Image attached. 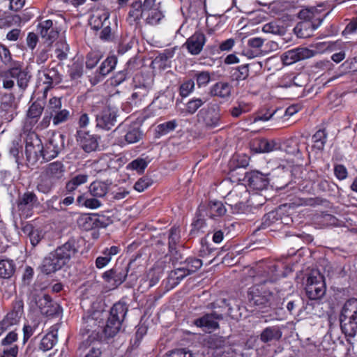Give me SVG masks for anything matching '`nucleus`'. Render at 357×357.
I'll return each mask as SVG.
<instances>
[{
    "instance_id": "nucleus-1",
    "label": "nucleus",
    "mask_w": 357,
    "mask_h": 357,
    "mask_svg": "<svg viewBox=\"0 0 357 357\" xmlns=\"http://www.w3.org/2000/svg\"><path fill=\"white\" fill-rule=\"evenodd\" d=\"M80 239L70 237L66 243L57 247L43 260L40 271L45 275H50L68 267L71 259L79 252Z\"/></svg>"
},
{
    "instance_id": "nucleus-2",
    "label": "nucleus",
    "mask_w": 357,
    "mask_h": 357,
    "mask_svg": "<svg viewBox=\"0 0 357 357\" xmlns=\"http://www.w3.org/2000/svg\"><path fill=\"white\" fill-rule=\"evenodd\" d=\"M248 302L255 310L262 313L281 309L283 298L280 292L270 291L265 284H259L249 288L248 291Z\"/></svg>"
},
{
    "instance_id": "nucleus-3",
    "label": "nucleus",
    "mask_w": 357,
    "mask_h": 357,
    "mask_svg": "<svg viewBox=\"0 0 357 357\" xmlns=\"http://www.w3.org/2000/svg\"><path fill=\"white\" fill-rule=\"evenodd\" d=\"M103 326L104 319L100 312L93 311L84 314L79 335L82 337H87L82 342L80 347L86 349L96 342H105Z\"/></svg>"
},
{
    "instance_id": "nucleus-4",
    "label": "nucleus",
    "mask_w": 357,
    "mask_h": 357,
    "mask_svg": "<svg viewBox=\"0 0 357 357\" xmlns=\"http://www.w3.org/2000/svg\"><path fill=\"white\" fill-rule=\"evenodd\" d=\"M342 333L348 337L357 333V298H350L344 304L340 315Z\"/></svg>"
},
{
    "instance_id": "nucleus-5",
    "label": "nucleus",
    "mask_w": 357,
    "mask_h": 357,
    "mask_svg": "<svg viewBox=\"0 0 357 357\" xmlns=\"http://www.w3.org/2000/svg\"><path fill=\"white\" fill-rule=\"evenodd\" d=\"M132 263V261H130L123 266L116 265L113 266L102 273V278L105 282L112 284L115 287L123 284L128 277L132 282L136 281L138 275L133 272L129 273Z\"/></svg>"
},
{
    "instance_id": "nucleus-6",
    "label": "nucleus",
    "mask_w": 357,
    "mask_h": 357,
    "mask_svg": "<svg viewBox=\"0 0 357 357\" xmlns=\"http://www.w3.org/2000/svg\"><path fill=\"white\" fill-rule=\"evenodd\" d=\"M24 301L16 297L11 303L10 307L0 320V326L6 331L20 324L24 315Z\"/></svg>"
},
{
    "instance_id": "nucleus-7",
    "label": "nucleus",
    "mask_w": 357,
    "mask_h": 357,
    "mask_svg": "<svg viewBox=\"0 0 357 357\" xmlns=\"http://www.w3.org/2000/svg\"><path fill=\"white\" fill-rule=\"evenodd\" d=\"M110 217L98 213L82 214L77 220V225L84 231L105 228L112 223Z\"/></svg>"
},
{
    "instance_id": "nucleus-8",
    "label": "nucleus",
    "mask_w": 357,
    "mask_h": 357,
    "mask_svg": "<svg viewBox=\"0 0 357 357\" xmlns=\"http://www.w3.org/2000/svg\"><path fill=\"white\" fill-rule=\"evenodd\" d=\"M18 103L13 93L3 92L0 97V119L10 122L17 115Z\"/></svg>"
},
{
    "instance_id": "nucleus-9",
    "label": "nucleus",
    "mask_w": 357,
    "mask_h": 357,
    "mask_svg": "<svg viewBox=\"0 0 357 357\" xmlns=\"http://www.w3.org/2000/svg\"><path fill=\"white\" fill-rule=\"evenodd\" d=\"M305 293L311 300L321 298L326 293L324 277L318 271H312L307 277Z\"/></svg>"
},
{
    "instance_id": "nucleus-10",
    "label": "nucleus",
    "mask_w": 357,
    "mask_h": 357,
    "mask_svg": "<svg viewBox=\"0 0 357 357\" xmlns=\"http://www.w3.org/2000/svg\"><path fill=\"white\" fill-rule=\"evenodd\" d=\"M76 140L79 147L87 153L100 151L101 136L92 134L90 131L78 130L76 132Z\"/></svg>"
},
{
    "instance_id": "nucleus-11",
    "label": "nucleus",
    "mask_w": 357,
    "mask_h": 357,
    "mask_svg": "<svg viewBox=\"0 0 357 357\" xmlns=\"http://www.w3.org/2000/svg\"><path fill=\"white\" fill-rule=\"evenodd\" d=\"M6 73L17 82L20 90L24 91L27 88L31 79L29 72L24 68L23 63L17 61H13Z\"/></svg>"
},
{
    "instance_id": "nucleus-12",
    "label": "nucleus",
    "mask_w": 357,
    "mask_h": 357,
    "mask_svg": "<svg viewBox=\"0 0 357 357\" xmlns=\"http://www.w3.org/2000/svg\"><path fill=\"white\" fill-rule=\"evenodd\" d=\"M118 62L115 55L108 56L96 70L94 73L89 75V80L91 85L95 86L102 82L105 77L112 72Z\"/></svg>"
},
{
    "instance_id": "nucleus-13",
    "label": "nucleus",
    "mask_w": 357,
    "mask_h": 357,
    "mask_svg": "<svg viewBox=\"0 0 357 357\" xmlns=\"http://www.w3.org/2000/svg\"><path fill=\"white\" fill-rule=\"evenodd\" d=\"M65 136L63 134L53 135L45 144H41V157L48 161L56 158L64 148Z\"/></svg>"
},
{
    "instance_id": "nucleus-14",
    "label": "nucleus",
    "mask_w": 357,
    "mask_h": 357,
    "mask_svg": "<svg viewBox=\"0 0 357 357\" xmlns=\"http://www.w3.org/2000/svg\"><path fill=\"white\" fill-rule=\"evenodd\" d=\"M38 34L45 43L51 45L59 37L60 30L56 22L52 20H41L37 25Z\"/></svg>"
},
{
    "instance_id": "nucleus-15",
    "label": "nucleus",
    "mask_w": 357,
    "mask_h": 357,
    "mask_svg": "<svg viewBox=\"0 0 357 357\" xmlns=\"http://www.w3.org/2000/svg\"><path fill=\"white\" fill-rule=\"evenodd\" d=\"M38 199L32 191H26L20 195L17 200V207L21 216L28 218L32 216L33 208L38 205Z\"/></svg>"
},
{
    "instance_id": "nucleus-16",
    "label": "nucleus",
    "mask_w": 357,
    "mask_h": 357,
    "mask_svg": "<svg viewBox=\"0 0 357 357\" xmlns=\"http://www.w3.org/2000/svg\"><path fill=\"white\" fill-rule=\"evenodd\" d=\"M40 312L47 317H57L62 313V308L48 294H43L36 300Z\"/></svg>"
},
{
    "instance_id": "nucleus-17",
    "label": "nucleus",
    "mask_w": 357,
    "mask_h": 357,
    "mask_svg": "<svg viewBox=\"0 0 357 357\" xmlns=\"http://www.w3.org/2000/svg\"><path fill=\"white\" fill-rule=\"evenodd\" d=\"M117 111L109 106L103 107L96 116V128L109 130L116 122Z\"/></svg>"
},
{
    "instance_id": "nucleus-18",
    "label": "nucleus",
    "mask_w": 357,
    "mask_h": 357,
    "mask_svg": "<svg viewBox=\"0 0 357 357\" xmlns=\"http://www.w3.org/2000/svg\"><path fill=\"white\" fill-rule=\"evenodd\" d=\"M315 54L314 50L300 47L284 52L281 55V60L284 65L289 66L301 60L312 58Z\"/></svg>"
},
{
    "instance_id": "nucleus-19",
    "label": "nucleus",
    "mask_w": 357,
    "mask_h": 357,
    "mask_svg": "<svg viewBox=\"0 0 357 357\" xmlns=\"http://www.w3.org/2000/svg\"><path fill=\"white\" fill-rule=\"evenodd\" d=\"M245 179L248 186L255 190H263L266 189L269 184L267 175L259 171H252L246 173Z\"/></svg>"
},
{
    "instance_id": "nucleus-20",
    "label": "nucleus",
    "mask_w": 357,
    "mask_h": 357,
    "mask_svg": "<svg viewBox=\"0 0 357 357\" xmlns=\"http://www.w3.org/2000/svg\"><path fill=\"white\" fill-rule=\"evenodd\" d=\"M206 129H212L220 125V109L216 103L211 104L204 112L203 117Z\"/></svg>"
},
{
    "instance_id": "nucleus-21",
    "label": "nucleus",
    "mask_w": 357,
    "mask_h": 357,
    "mask_svg": "<svg viewBox=\"0 0 357 357\" xmlns=\"http://www.w3.org/2000/svg\"><path fill=\"white\" fill-rule=\"evenodd\" d=\"M209 348L213 349H224V352H227L229 357H234V352L229 346H227L228 341L226 338L218 336L216 335H210L207 339H205Z\"/></svg>"
},
{
    "instance_id": "nucleus-22",
    "label": "nucleus",
    "mask_w": 357,
    "mask_h": 357,
    "mask_svg": "<svg viewBox=\"0 0 357 357\" xmlns=\"http://www.w3.org/2000/svg\"><path fill=\"white\" fill-rule=\"evenodd\" d=\"M123 321L118 319L108 317L106 323L104 322L103 333L104 340L107 342L109 338L114 337L120 331Z\"/></svg>"
},
{
    "instance_id": "nucleus-23",
    "label": "nucleus",
    "mask_w": 357,
    "mask_h": 357,
    "mask_svg": "<svg viewBox=\"0 0 357 357\" xmlns=\"http://www.w3.org/2000/svg\"><path fill=\"white\" fill-rule=\"evenodd\" d=\"M153 84V78L148 73H138L132 78L133 90H142L149 92Z\"/></svg>"
},
{
    "instance_id": "nucleus-24",
    "label": "nucleus",
    "mask_w": 357,
    "mask_h": 357,
    "mask_svg": "<svg viewBox=\"0 0 357 357\" xmlns=\"http://www.w3.org/2000/svg\"><path fill=\"white\" fill-rule=\"evenodd\" d=\"M44 107V102L42 100H37L33 102L26 112L27 121L31 125L36 124L43 114Z\"/></svg>"
},
{
    "instance_id": "nucleus-25",
    "label": "nucleus",
    "mask_w": 357,
    "mask_h": 357,
    "mask_svg": "<svg viewBox=\"0 0 357 357\" xmlns=\"http://www.w3.org/2000/svg\"><path fill=\"white\" fill-rule=\"evenodd\" d=\"M146 11L144 9L142 2L140 0L135 1L130 4V10L128 14L127 20L130 24L139 23L143 17V13Z\"/></svg>"
},
{
    "instance_id": "nucleus-26",
    "label": "nucleus",
    "mask_w": 357,
    "mask_h": 357,
    "mask_svg": "<svg viewBox=\"0 0 357 357\" xmlns=\"http://www.w3.org/2000/svg\"><path fill=\"white\" fill-rule=\"evenodd\" d=\"M65 171L63 163L61 161H55L47 165L45 174L50 179L57 181L63 176Z\"/></svg>"
},
{
    "instance_id": "nucleus-27",
    "label": "nucleus",
    "mask_w": 357,
    "mask_h": 357,
    "mask_svg": "<svg viewBox=\"0 0 357 357\" xmlns=\"http://www.w3.org/2000/svg\"><path fill=\"white\" fill-rule=\"evenodd\" d=\"M183 46L188 52L192 55H197L201 52V31L197 30L195 34L187 39Z\"/></svg>"
},
{
    "instance_id": "nucleus-28",
    "label": "nucleus",
    "mask_w": 357,
    "mask_h": 357,
    "mask_svg": "<svg viewBox=\"0 0 357 357\" xmlns=\"http://www.w3.org/2000/svg\"><path fill=\"white\" fill-rule=\"evenodd\" d=\"M109 13L108 12L105 10L96 11L91 15L89 24L92 29L99 31L105 26L106 21H109Z\"/></svg>"
},
{
    "instance_id": "nucleus-29",
    "label": "nucleus",
    "mask_w": 357,
    "mask_h": 357,
    "mask_svg": "<svg viewBox=\"0 0 357 357\" xmlns=\"http://www.w3.org/2000/svg\"><path fill=\"white\" fill-rule=\"evenodd\" d=\"M282 335V333L279 326H269L262 331L260 340L264 343H268L271 341L279 340Z\"/></svg>"
},
{
    "instance_id": "nucleus-30",
    "label": "nucleus",
    "mask_w": 357,
    "mask_h": 357,
    "mask_svg": "<svg viewBox=\"0 0 357 357\" xmlns=\"http://www.w3.org/2000/svg\"><path fill=\"white\" fill-rule=\"evenodd\" d=\"M181 240V229L178 226H173L169 230L168 245L169 251L172 255L177 254V246Z\"/></svg>"
},
{
    "instance_id": "nucleus-31",
    "label": "nucleus",
    "mask_w": 357,
    "mask_h": 357,
    "mask_svg": "<svg viewBox=\"0 0 357 357\" xmlns=\"http://www.w3.org/2000/svg\"><path fill=\"white\" fill-rule=\"evenodd\" d=\"M222 314L221 312H214L211 314H207L202 317V327L206 328L211 332L219 327L218 321L222 319Z\"/></svg>"
},
{
    "instance_id": "nucleus-32",
    "label": "nucleus",
    "mask_w": 357,
    "mask_h": 357,
    "mask_svg": "<svg viewBox=\"0 0 357 357\" xmlns=\"http://www.w3.org/2000/svg\"><path fill=\"white\" fill-rule=\"evenodd\" d=\"M231 86L224 82H220L214 84L211 90L210 93L213 96H218L222 98H227L231 96Z\"/></svg>"
},
{
    "instance_id": "nucleus-33",
    "label": "nucleus",
    "mask_w": 357,
    "mask_h": 357,
    "mask_svg": "<svg viewBox=\"0 0 357 357\" xmlns=\"http://www.w3.org/2000/svg\"><path fill=\"white\" fill-rule=\"evenodd\" d=\"M44 76L45 77L44 83L47 84V86L50 88L59 84L62 81L61 75L54 67L46 69L44 71Z\"/></svg>"
},
{
    "instance_id": "nucleus-34",
    "label": "nucleus",
    "mask_w": 357,
    "mask_h": 357,
    "mask_svg": "<svg viewBox=\"0 0 357 357\" xmlns=\"http://www.w3.org/2000/svg\"><path fill=\"white\" fill-rule=\"evenodd\" d=\"M77 204L79 206L96 209L101 206L102 203L96 197H89L88 195L82 194L77 197Z\"/></svg>"
},
{
    "instance_id": "nucleus-35",
    "label": "nucleus",
    "mask_w": 357,
    "mask_h": 357,
    "mask_svg": "<svg viewBox=\"0 0 357 357\" xmlns=\"http://www.w3.org/2000/svg\"><path fill=\"white\" fill-rule=\"evenodd\" d=\"M128 311V305L125 302L119 301L113 305L109 311L110 317L123 321Z\"/></svg>"
},
{
    "instance_id": "nucleus-36",
    "label": "nucleus",
    "mask_w": 357,
    "mask_h": 357,
    "mask_svg": "<svg viewBox=\"0 0 357 357\" xmlns=\"http://www.w3.org/2000/svg\"><path fill=\"white\" fill-rule=\"evenodd\" d=\"M174 102V96L172 93H162L155 98L153 104L160 109H166L171 107Z\"/></svg>"
},
{
    "instance_id": "nucleus-37",
    "label": "nucleus",
    "mask_w": 357,
    "mask_h": 357,
    "mask_svg": "<svg viewBox=\"0 0 357 357\" xmlns=\"http://www.w3.org/2000/svg\"><path fill=\"white\" fill-rule=\"evenodd\" d=\"M15 271V264L10 259L0 260V278H10Z\"/></svg>"
},
{
    "instance_id": "nucleus-38",
    "label": "nucleus",
    "mask_w": 357,
    "mask_h": 357,
    "mask_svg": "<svg viewBox=\"0 0 357 357\" xmlns=\"http://www.w3.org/2000/svg\"><path fill=\"white\" fill-rule=\"evenodd\" d=\"M40 142V140H38ZM25 154L27 160L37 161L41 156V143L34 146L32 142H26Z\"/></svg>"
},
{
    "instance_id": "nucleus-39",
    "label": "nucleus",
    "mask_w": 357,
    "mask_h": 357,
    "mask_svg": "<svg viewBox=\"0 0 357 357\" xmlns=\"http://www.w3.org/2000/svg\"><path fill=\"white\" fill-rule=\"evenodd\" d=\"M188 275L183 263L180 264V266L175 268L172 271L169 275V282H172V285H177L185 276Z\"/></svg>"
},
{
    "instance_id": "nucleus-40",
    "label": "nucleus",
    "mask_w": 357,
    "mask_h": 357,
    "mask_svg": "<svg viewBox=\"0 0 357 357\" xmlns=\"http://www.w3.org/2000/svg\"><path fill=\"white\" fill-rule=\"evenodd\" d=\"M108 191V185L105 182L95 181L90 184L89 192L92 197H103Z\"/></svg>"
},
{
    "instance_id": "nucleus-41",
    "label": "nucleus",
    "mask_w": 357,
    "mask_h": 357,
    "mask_svg": "<svg viewBox=\"0 0 357 357\" xmlns=\"http://www.w3.org/2000/svg\"><path fill=\"white\" fill-rule=\"evenodd\" d=\"M327 134L324 130H317L312 136V149L317 151H321L325 146L326 142Z\"/></svg>"
},
{
    "instance_id": "nucleus-42",
    "label": "nucleus",
    "mask_w": 357,
    "mask_h": 357,
    "mask_svg": "<svg viewBox=\"0 0 357 357\" xmlns=\"http://www.w3.org/2000/svg\"><path fill=\"white\" fill-rule=\"evenodd\" d=\"M206 213L211 217L222 216L225 214L227 210L221 202L211 201L207 206Z\"/></svg>"
},
{
    "instance_id": "nucleus-43",
    "label": "nucleus",
    "mask_w": 357,
    "mask_h": 357,
    "mask_svg": "<svg viewBox=\"0 0 357 357\" xmlns=\"http://www.w3.org/2000/svg\"><path fill=\"white\" fill-rule=\"evenodd\" d=\"M142 137V132L139 128L130 127L124 135L125 142H121V146L136 143L141 139Z\"/></svg>"
},
{
    "instance_id": "nucleus-44",
    "label": "nucleus",
    "mask_w": 357,
    "mask_h": 357,
    "mask_svg": "<svg viewBox=\"0 0 357 357\" xmlns=\"http://www.w3.org/2000/svg\"><path fill=\"white\" fill-rule=\"evenodd\" d=\"M39 326V321L36 320L26 321L22 328L23 332V344H25L31 337L34 334L35 331Z\"/></svg>"
},
{
    "instance_id": "nucleus-45",
    "label": "nucleus",
    "mask_w": 357,
    "mask_h": 357,
    "mask_svg": "<svg viewBox=\"0 0 357 357\" xmlns=\"http://www.w3.org/2000/svg\"><path fill=\"white\" fill-rule=\"evenodd\" d=\"M178 126L176 119H173L158 125L155 128L156 137H159L174 131Z\"/></svg>"
},
{
    "instance_id": "nucleus-46",
    "label": "nucleus",
    "mask_w": 357,
    "mask_h": 357,
    "mask_svg": "<svg viewBox=\"0 0 357 357\" xmlns=\"http://www.w3.org/2000/svg\"><path fill=\"white\" fill-rule=\"evenodd\" d=\"M57 342V336L53 333H48L41 339L39 349L43 351L52 349Z\"/></svg>"
},
{
    "instance_id": "nucleus-47",
    "label": "nucleus",
    "mask_w": 357,
    "mask_h": 357,
    "mask_svg": "<svg viewBox=\"0 0 357 357\" xmlns=\"http://www.w3.org/2000/svg\"><path fill=\"white\" fill-rule=\"evenodd\" d=\"M130 71L128 68L116 72L110 79L112 86H117L123 83L130 77Z\"/></svg>"
},
{
    "instance_id": "nucleus-48",
    "label": "nucleus",
    "mask_w": 357,
    "mask_h": 357,
    "mask_svg": "<svg viewBox=\"0 0 357 357\" xmlns=\"http://www.w3.org/2000/svg\"><path fill=\"white\" fill-rule=\"evenodd\" d=\"M61 107V98L52 97L49 100L45 112H46L47 114H50L51 116H54L57 112L62 109Z\"/></svg>"
},
{
    "instance_id": "nucleus-49",
    "label": "nucleus",
    "mask_w": 357,
    "mask_h": 357,
    "mask_svg": "<svg viewBox=\"0 0 357 357\" xmlns=\"http://www.w3.org/2000/svg\"><path fill=\"white\" fill-rule=\"evenodd\" d=\"M24 231H29V237L31 245L35 247L41 241L40 231L35 229L31 225H27L24 228Z\"/></svg>"
},
{
    "instance_id": "nucleus-50",
    "label": "nucleus",
    "mask_w": 357,
    "mask_h": 357,
    "mask_svg": "<svg viewBox=\"0 0 357 357\" xmlns=\"http://www.w3.org/2000/svg\"><path fill=\"white\" fill-rule=\"evenodd\" d=\"M258 147L257 149V151L261 153H268L273 151L276 149V143L272 140H268L266 139H262L258 141L257 142Z\"/></svg>"
},
{
    "instance_id": "nucleus-51",
    "label": "nucleus",
    "mask_w": 357,
    "mask_h": 357,
    "mask_svg": "<svg viewBox=\"0 0 357 357\" xmlns=\"http://www.w3.org/2000/svg\"><path fill=\"white\" fill-rule=\"evenodd\" d=\"M68 74L72 80H76L83 75V66L81 63L74 62L69 66Z\"/></svg>"
},
{
    "instance_id": "nucleus-52",
    "label": "nucleus",
    "mask_w": 357,
    "mask_h": 357,
    "mask_svg": "<svg viewBox=\"0 0 357 357\" xmlns=\"http://www.w3.org/2000/svg\"><path fill=\"white\" fill-rule=\"evenodd\" d=\"M102 59V55L98 52H90L86 56V68L93 69Z\"/></svg>"
},
{
    "instance_id": "nucleus-53",
    "label": "nucleus",
    "mask_w": 357,
    "mask_h": 357,
    "mask_svg": "<svg viewBox=\"0 0 357 357\" xmlns=\"http://www.w3.org/2000/svg\"><path fill=\"white\" fill-rule=\"evenodd\" d=\"M192 229L190 231V236L192 238L198 234L201 229V204L197 206L195 217L191 224Z\"/></svg>"
},
{
    "instance_id": "nucleus-54",
    "label": "nucleus",
    "mask_w": 357,
    "mask_h": 357,
    "mask_svg": "<svg viewBox=\"0 0 357 357\" xmlns=\"http://www.w3.org/2000/svg\"><path fill=\"white\" fill-rule=\"evenodd\" d=\"M54 187V183L50 178H42L39 181L36 185V189L43 194H49L51 192Z\"/></svg>"
},
{
    "instance_id": "nucleus-55",
    "label": "nucleus",
    "mask_w": 357,
    "mask_h": 357,
    "mask_svg": "<svg viewBox=\"0 0 357 357\" xmlns=\"http://www.w3.org/2000/svg\"><path fill=\"white\" fill-rule=\"evenodd\" d=\"M70 116V112L67 109H61L53 116V124L54 126L66 122Z\"/></svg>"
},
{
    "instance_id": "nucleus-56",
    "label": "nucleus",
    "mask_w": 357,
    "mask_h": 357,
    "mask_svg": "<svg viewBox=\"0 0 357 357\" xmlns=\"http://www.w3.org/2000/svg\"><path fill=\"white\" fill-rule=\"evenodd\" d=\"M148 93L149 92L145 89L134 90L130 98H129L130 103L135 107H137Z\"/></svg>"
},
{
    "instance_id": "nucleus-57",
    "label": "nucleus",
    "mask_w": 357,
    "mask_h": 357,
    "mask_svg": "<svg viewBox=\"0 0 357 357\" xmlns=\"http://www.w3.org/2000/svg\"><path fill=\"white\" fill-rule=\"evenodd\" d=\"M148 162L146 161L145 159L138 158L135 160H133L128 165V168H130L133 170H136L137 172L141 173L144 172V169L148 166Z\"/></svg>"
},
{
    "instance_id": "nucleus-58",
    "label": "nucleus",
    "mask_w": 357,
    "mask_h": 357,
    "mask_svg": "<svg viewBox=\"0 0 357 357\" xmlns=\"http://www.w3.org/2000/svg\"><path fill=\"white\" fill-rule=\"evenodd\" d=\"M148 328L144 324H139L137 327V330L135 335V338L131 340L133 347H138L140 344L142 338L146 334Z\"/></svg>"
},
{
    "instance_id": "nucleus-59",
    "label": "nucleus",
    "mask_w": 357,
    "mask_h": 357,
    "mask_svg": "<svg viewBox=\"0 0 357 357\" xmlns=\"http://www.w3.org/2000/svg\"><path fill=\"white\" fill-rule=\"evenodd\" d=\"M12 61L10 51L6 45L0 43V62L5 66H8L11 64Z\"/></svg>"
},
{
    "instance_id": "nucleus-60",
    "label": "nucleus",
    "mask_w": 357,
    "mask_h": 357,
    "mask_svg": "<svg viewBox=\"0 0 357 357\" xmlns=\"http://www.w3.org/2000/svg\"><path fill=\"white\" fill-rule=\"evenodd\" d=\"M162 272L160 268H151L147 273V279L149 282V286L153 287L155 285L161 278Z\"/></svg>"
},
{
    "instance_id": "nucleus-61",
    "label": "nucleus",
    "mask_w": 357,
    "mask_h": 357,
    "mask_svg": "<svg viewBox=\"0 0 357 357\" xmlns=\"http://www.w3.org/2000/svg\"><path fill=\"white\" fill-rule=\"evenodd\" d=\"M183 265L188 271V275H190L201 268V259L188 258L183 262Z\"/></svg>"
},
{
    "instance_id": "nucleus-62",
    "label": "nucleus",
    "mask_w": 357,
    "mask_h": 357,
    "mask_svg": "<svg viewBox=\"0 0 357 357\" xmlns=\"http://www.w3.org/2000/svg\"><path fill=\"white\" fill-rule=\"evenodd\" d=\"M195 87V82L192 79L184 82L179 87V94L182 98H185L190 95Z\"/></svg>"
},
{
    "instance_id": "nucleus-63",
    "label": "nucleus",
    "mask_w": 357,
    "mask_h": 357,
    "mask_svg": "<svg viewBox=\"0 0 357 357\" xmlns=\"http://www.w3.org/2000/svg\"><path fill=\"white\" fill-rule=\"evenodd\" d=\"M18 340V334L15 330L11 331L1 340V344L3 347L13 346V343Z\"/></svg>"
},
{
    "instance_id": "nucleus-64",
    "label": "nucleus",
    "mask_w": 357,
    "mask_h": 357,
    "mask_svg": "<svg viewBox=\"0 0 357 357\" xmlns=\"http://www.w3.org/2000/svg\"><path fill=\"white\" fill-rule=\"evenodd\" d=\"M19 351V347L17 344L10 347H3L0 351V357H17Z\"/></svg>"
}]
</instances>
